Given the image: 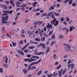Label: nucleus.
I'll use <instances>...</instances> for the list:
<instances>
[{"instance_id":"0eeeda50","label":"nucleus","mask_w":77,"mask_h":77,"mask_svg":"<svg viewBox=\"0 0 77 77\" xmlns=\"http://www.w3.org/2000/svg\"><path fill=\"white\" fill-rule=\"evenodd\" d=\"M47 28L50 29V28L51 29H53V27H52V26H51L49 23H48V25L47 26Z\"/></svg>"},{"instance_id":"20e7f679","label":"nucleus","mask_w":77,"mask_h":77,"mask_svg":"<svg viewBox=\"0 0 77 77\" xmlns=\"http://www.w3.org/2000/svg\"><path fill=\"white\" fill-rule=\"evenodd\" d=\"M0 7L5 10H7L8 9V7L4 4L0 5Z\"/></svg>"},{"instance_id":"393cba45","label":"nucleus","mask_w":77,"mask_h":77,"mask_svg":"<svg viewBox=\"0 0 77 77\" xmlns=\"http://www.w3.org/2000/svg\"><path fill=\"white\" fill-rule=\"evenodd\" d=\"M72 2H73V0H69V5H71L72 3Z\"/></svg>"},{"instance_id":"7ed1b4c3","label":"nucleus","mask_w":77,"mask_h":77,"mask_svg":"<svg viewBox=\"0 0 77 77\" xmlns=\"http://www.w3.org/2000/svg\"><path fill=\"white\" fill-rule=\"evenodd\" d=\"M41 61V59H40L38 61L35 62H32V63L30 64V66H33V65H36V64H38V63H39Z\"/></svg>"},{"instance_id":"bf43d9fd","label":"nucleus","mask_w":77,"mask_h":77,"mask_svg":"<svg viewBox=\"0 0 77 77\" xmlns=\"http://www.w3.org/2000/svg\"><path fill=\"white\" fill-rule=\"evenodd\" d=\"M20 44H21V45H23V40H20Z\"/></svg>"},{"instance_id":"5fc2aeb1","label":"nucleus","mask_w":77,"mask_h":77,"mask_svg":"<svg viewBox=\"0 0 77 77\" xmlns=\"http://www.w3.org/2000/svg\"><path fill=\"white\" fill-rule=\"evenodd\" d=\"M14 3V1L12 0H11L10 1V4H12Z\"/></svg>"},{"instance_id":"2f4dec72","label":"nucleus","mask_w":77,"mask_h":77,"mask_svg":"<svg viewBox=\"0 0 77 77\" xmlns=\"http://www.w3.org/2000/svg\"><path fill=\"white\" fill-rule=\"evenodd\" d=\"M53 57L54 59H56L57 57V56L55 54H54L53 56Z\"/></svg>"},{"instance_id":"bb28decb","label":"nucleus","mask_w":77,"mask_h":77,"mask_svg":"<svg viewBox=\"0 0 77 77\" xmlns=\"http://www.w3.org/2000/svg\"><path fill=\"white\" fill-rule=\"evenodd\" d=\"M37 4V2H35L33 3L32 5L33 8H35V5H36Z\"/></svg>"},{"instance_id":"a211bd4d","label":"nucleus","mask_w":77,"mask_h":77,"mask_svg":"<svg viewBox=\"0 0 77 77\" xmlns=\"http://www.w3.org/2000/svg\"><path fill=\"white\" fill-rule=\"evenodd\" d=\"M62 71L61 70L58 72V74H59V76L61 77L62 76Z\"/></svg>"},{"instance_id":"dca6fc26","label":"nucleus","mask_w":77,"mask_h":77,"mask_svg":"<svg viewBox=\"0 0 77 77\" xmlns=\"http://www.w3.org/2000/svg\"><path fill=\"white\" fill-rule=\"evenodd\" d=\"M45 37H42L41 38V40L42 41V42H44L45 41Z\"/></svg>"},{"instance_id":"09e8293b","label":"nucleus","mask_w":77,"mask_h":77,"mask_svg":"<svg viewBox=\"0 0 77 77\" xmlns=\"http://www.w3.org/2000/svg\"><path fill=\"white\" fill-rule=\"evenodd\" d=\"M47 15V13H45V14H42V15L41 16V17H45Z\"/></svg>"},{"instance_id":"338daca9","label":"nucleus","mask_w":77,"mask_h":77,"mask_svg":"<svg viewBox=\"0 0 77 77\" xmlns=\"http://www.w3.org/2000/svg\"><path fill=\"white\" fill-rule=\"evenodd\" d=\"M52 38L53 39H54V38H55V35H54V34L52 36Z\"/></svg>"},{"instance_id":"f8f14e48","label":"nucleus","mask_w":77,"mask_h":77,"mask_svg":"<svg viewBox=\"0 0 77 77\" xmlns=\"http://www.w3.org/2000/svg\"><path fill=\"white\" fill-rule=\"evenodd\" d=\"M53 14V11L49 12L48 14V17H51V16Z\"/></svg>"},{"instance_id":"72a5a7b5","label":"nucleus","mask_w":77,"mask_h":77,"mask_svg":"<svg viewBox=\"0 0 77 77\" xmlns=\"http://www.w3.org/2000/svg\"><path fill=\"white\" fill-rule=\"evenodd\" d=\"M63 38V35H60L59 36V38L60 39H62Z\"/></svg>"},{"instance_id":"69168bd1","label":"nucleus","mask_w":77,"mask_h":77,"mask_svg":"<svg viewBox=\"0 0 77 77\" xmlns=\"http://www.w3.org/2000/svg\"><path fill=\"white\" fill-rule=\"evenodd\" d=\"M37 51H36V50L34 51V52L35 53V55H38V53H37Z\"/></svg>"},{"instance_id":"c756f323","label":"nucleus","mask_w":77,"mask_h":77,"mask_svg":"<svg viewBox=\"0 0 77 77\" xmlns=\"http://www.w3.org/2000/svg\"><path fill=\"white\" fill-rule=\"evenodd\" d=\"M45 54L44 52H41L38 53V55H40L41 54Z\"/></svg>"},{"instance_id":"c03bdc74","label":"nucleus","mask_w":77,"mask_h":77,"mask_svg":"<svg viewBox=\"0 0 77 77\" xmlns=\"http://www.w3.org/2000/svg\"><path fill=\"white\" fill-rule=\"evenodd\" d=\"M69 1V0H65L64 1V3H65V4H66L67 3V2H68Z\"/></svg>"},{"instance_id":"b1692460","label":"nucleus","mask_w":77,"mask_h":77,"mask_svg":"<svg viewBox=\"0 0 77 77\" xmlns=\"http://www.w3.org/2000/svg\"><path fill=\"white\" fill-rule=\"evenodd\" d=\"M35 41H38V42L41 41V40L40 39L38 38H35Z\"/></svg>"},{"instance_id":"4be33fe9","label":"nucleus","mask_w":77,"mask_h":77,"mask_svg":"<svg viewBox=\"0 0 77 77\" xmlns=\"http://www.w3.org/2000/svg\"><path fill=\"white\" fill-rule=\"evenodd\" d=\"M11 42L13 44V47H17V44L16 43L13 42Z\"/></svg>"},{"instance_id":"4468645a","label":"nucleus","mask_w":77,"mask_h":77,"mask_svg":"<svg viewBox=\"0 0 77 77\" xmlns=\"http://www.w3.org/2000/svg\"><path fill=\"white\" fill-rule=\"evenodd\" d=\"M53 12H54L55 15L56 17H59V16H60V14L59 13H55L54 11H53Z\"/></svg>"},{"instance_id":"58836bf2","label":"nucleus","mask_w":77,"mask_h":77,"mask_svg":"<svg viewBox=\"0 0 77 77\" xmlns=\"http://www.w3.org/2000/svg\"><path fill=\"white\" fill-rule=\"evenodd\" d=\"M65 50H66V51H69V48H67L66 47H65Z\"/></svg>"},{"instance_id":"cd10ccee","label":"nucleus","mask_w":77,"mask_h":77,"mask_svg":"<svg viewBox=\"0 0 77 77\" xmlns=\"http://www.w3.org/2000/svg\"><path fill=\"white\" fill-rule=\"evenodd\" d=\"M3 13L4 14H6V13H7V14H9V11H3Z\"/></svg>"},{"instance_id":"5701e85b","label":"nucleus","mask_w":77,"mask_h":77,"mask_svg":"<svg viewBox=\"0 0 77 77\" xmlns=\"http://www.w3.org/2000/svg\"><path fill=\"white\" fill-rule=\"evenodd\" d=\"M28 70H32V67H31V66L29 65L28 66Z\"/></svg>"},{"instance_id":"aec40b11","label":"nucleus","mask_w":77,"mask_h":77,"mask_svg":"<svg viewBox=\"0 0 77 77\" xmlns=\"http://www.w3.org/2000/svg\"><path fill=\"white\" fill-rule=\"evenodd\" d=\"M28 49H33V48H35V47L34 46H29L28 47Z\"/></svg>"},{"instance_id":"3c124183","label":"nucleus","mask_w":77,"mask_h":77,"mask_svg":"<svg viewBox=\"0 0 77 77\" xmlns=\"http://www.w3.org/2000/svg\"><path fill=\"white\" fill-rule=\"evenodd\" d=\"M6 35L7 36H8V37H9V38H11V36L10 35H9L8 33H7L6 34Z\"/></svg>"},{"instance_id":"423d86ee","label":"nucleus","mask_w":77,"mask_h":77,"mask_svg":"<svg viewBox=\"0 0 77 77\" xmlns=\"http://www.w3.org/2000/svg\"><path fill=\"white\" fill-rule=\"evenodd\" d=\"M56 21V19H54V20H53L52 21H51L50 22V23L51 25H54V24H55Z\"/></svg>"},{"instance_id":"f03ea898","label":"nucleus","mask_w":77,"mask_h":77,"mask_svg":"<svg viewBox=\"0 0 77 77\" xmlns=\"http://www.w3.org/2000/svg\"><path fill=\"white\" fill-rule=\"evenodd\" d=\"M2 23L4 24H7L8 25H9V22L6 21V20H8L9 18V16H7L5 17H2Z\"/></svg>"},{"instance_id":"8fccbe9b","label":"nucleus","mask_w":77,"mask_h":77,"mask_svg":"<svg viewBox=\"0 0 77 77\" xmlns=\"http://www.w3.org/2000/svg\"><path fill=\"white\" fill-rule=\"evenodd\" d=\"M61 67V65H59L57 67V69H59V68H60Z\"/></svg>"},{"instance_id":"49530a36","label":"nucleus","mask_w":77,"mask_h":77,"mask_svg":"<svg viewBox=\"0 0 77 77\" xmlns=\"http://www.w3.org/2000/svg\"><path fill=\"white\" fill-rule=\"evenodd\" d=\"M43 35L45 37H48V35H47L46 34V33H45V32H44L43 34Z\"/></svg>"},{"instance_id":"603ef678","label":"nucleus","mask_w":77,"mask_h":77,"mask_svg":"<svg viewBox=\"0 0 77 77\" xmlns=\"http://www.w3.org/2000/svg\"><path fill=\"white\" fill-rule=\"evenodd\" d=\"M25 32L24 31V29H23L22 31L21 32V34H24V33H25Z\"/></svg>"},{"instance_id":"412c9836","label":"nucleus","mask_w":77,"mask_h":77,"mask_svg":"<svg viewBox=\"0 0 77 77\" xmlns=\"http://www.w3.org/2000/svg\"><path fill=\"white\" fill-rule=\"evenodd\" d=\"M59 23V22L57 20H56L55 21V23L54 24V26H57L58 25V24Z\"/></svg>"},{"instance_id":"4d7b16f0","label":"nucleus","mask_w":77,"mask_h":77,"mask_svg":"<svg viewBox=\"0 0 77 77\" xmlns=\"http://www.w3.org/2000/svg\"><path fill=\"white\" fill-rule=\"evenodd\" d=\"M0 72L1 73H2V72H3V69L2 68H0Z\"/></svg>"},{"instance_id":"13d9d810","label":"nucleus","mask_w":77,"mask_h":77,"mask_svg":"<svg viewBox=\"0 0 77 77\" xmlns=\"http://www.w3.org/2000/svg\"><path fill=\"white\" fill-rule=\"evenodd\" d=\"M5 3L7 4V5H9V1H5Z\"/></svg>"},{"instance_id":"a19ab883","label":"nucleus","mask_w":77,"mask_h":77,"mask_svg":"<svg viewBox=\"0 0 77 77\" xmlns=\"http://www.w3.org/2000/svg\"><path fill=\"white\" fill-rule=\"evenodd\" d=\"M66 69H64L63 70L62 73V75H64V74H65V72H66Z\"/></svg>"},{"instance_id":"37998d69","label":"nucleus","mask_w":77,"mask_h":77,"mask_svg":"<svg viewBox=\"0 0 77 77\" xmlns=\"http://www.w3.org/2000/svg\"><path fill=\"white\" fill-rule=\"evenodd\" d=\"M38 25H41L42 23V21H38Z\"/></svg>"},{"instance_id":"1a4fd4ad","label":"nucleus","mask_w":77,"mask_h":77,"mask_svg":"<svg viewBox=\"0 0 77 77\" xmlns=\"http://www.w3.org/2000/svg\"><path fill=\"white\" fill-rule=\"evenodd\" d=\"M69 50L71 51H74L75 50V48L73 47H70L69 49Z\"/></svg>"},{"instance_id":"4c0bfd02","label":"nucleus","mask_w":77,"mask_h":77,"mask_svg":"<svg viewBox=\"0 0 77 77\" xmlns=\"http://www.w3.org/2000/svg\"><path fill=\"white\" fill-rule=\"evenodd\" d=\"M44 49H45L46 48V46H45V44L44 43L42 47Z\"/></svg>"},{"instance_id":"a878e982","label":"nucleus","mask_w":77,"mask_h":77,"mask_svg":"<svg viewBox=\"0 0 77 77\" xmlns=\"http://www.w3.org/2000/svg\"><path fill=\"white\" fill-rule=\"evenodd\" d=\"M3 66L4 67H5V68H8V65L6 64H3Z\"/></svg>"},{"instance_id":"774afa93","label":"nucleus","mask_w":77,"mask_h":77,"mask_svg":"<svg viewBox=\"0 0 77 77\" xmlns=\"http://www.w3.org/2000/svg\"><path fill=\"white\" fill-rule=\"evenodd\" d=\"M64 58H67L68 57V55H66L63 56Z\"/></svg>"},{"instance_id":"39448f33","label":"nucleus","mask_w":77,"mask_h":77,"mask_svg":"<svg viewBox=\"0 0 77 77\" xmlns=\"http://www.w3.org/2000/svg\"><path fill=\"white\" fill-rule=\"evenodd\" d=\"M29 45V43L28 42V43L26 44V45L23 48H21V50H22V51H23L25 50V49H26V48H27V47Z\"/></svg>"},{"instance_id":"6e6d98bb","label":"nucleus","mask_w":77,"mask_h":77,"mask_svg":"<svg viewBox=\"0 0 77 77\" xmlns=\"http://www.w3.org/2000/svg\"><path fill=\"white\" fill-rule=\"evenodd\" d=\"M20 54L22 55V56H24V53L22 51H21L20 52Z\"/></svg>"},{"instance_id":"c9c22d12","label":"nucleus","mask_w":77,"mask_h":77,"mask_svg":"<svg viewBox=\"0 0 77 77\" xmlns=\"http://www.w3.org/2000/svg\"><path fill=\"white\" fill-rule=\"evenodd\" d=\"M32 70H33V69H35L36 68V67L35 66H33L32 67Z\"/></svg>"},{"instance_id":"ea45409f","label":"nucleus","mask_w":77,"mask_h":77,"mask_svg":"<svg viewBox=\"0 0 77 77\" xmlns=\"http://www.w3.org/2000/svg\"><path fill=\"white\" fill-rule=\"evenodd\" d=\"M66 20L67 21V22H69V20H70V19L68 18V17H67L66 19Z\"/></svg>"},{"instance_id":"052dcab7","label":"nucleus","mask_w":77,"mask_h":77,"mask_svg":"<svg viewBox=\"0 0 77 77\" xmlns=\"http://www.w3.org/2000/svg\"><path fill=\"white\" fill-rule=\"evenodd\" d=\"M67 60H68V59H64L63 60V61L64 62H67Z\"/></svg>"},{"instance_id":"864d4df0","label":"nucleus","mask_w":77,"mask_h":77,"mask_svg":"<svg viewBox=\"0 0 77 77\" xmlns=\"http://www.w3.org/2000/svg\"><path fill=\"white\" fill-rule=\"evenodd\" d=\"M24 52H25V53H28V49H26L24 51Z\"/></svg>"},{"instance_id":"c85d7f7f","label":"nucleus","mask_w":77,"mask_h":77,"mask_svg":"<svg viewBox=\"0 0 77 77\" xmlns=\"http://www.w3.org/2000/svg\"><path fill=\"white\" fill-rule=\"evenodd\" d=\"M72 62V61H71V59H69V60H68V62L67 63V65H69V64L70 63H71Z\"/></svg>"},{"instance_id":"0e129e2a","label":"nucleus","mask_w":77,"mask_h":77,"mask_svg":"<svg viewBox=\"0 0 77 77\" xmlns=\"http://www.w3.org/2000/svg\"><path fill=\"white\" fill-rule=\"evenodd\" d=\"M34 25H36V24H38V22L36 21L34 23Z\"/></svg>"},{"instance_id":"79ce46f5","label":"nucleus","mask_w":77,"mask_h":77,"mask_svg":"<svg viewBox=\"0 0 77 77\" xmlns=\"http://www.w3.org/2000/svg\"><path fill=\"white\" fill-rule=\"evenodd\" d=\"M21 5V3L20 2V1H18L16 2V5Z\"/></svg>"},{"instance_id":"6ab92c4d","label":"nucleus","mask_w":77,"mask_h":77,"mask_svg":"<svg viewBox=\"0 0 77 77\" xmlns=\"http://www.w3.org/2000/svg\"><path fill=\"white\" fill-rule=\"evenodd\" d=\"M48 49L46 51V52H45V54H48V53L49 52V51H50V49H49V47H47Z\"/></svg>"},{"instance_id":"f3484780","label":"nucleus","mask_w":77,"mask_h":77,"mask_svg":"<svg viewBox=\"0 0 77 77\" xmlns=\"http://www.w3.org/2000/svg\"><path fill=\"white\" fill-rule=\"evenodd\" d=\"M42 70L38 71L37 72V75H41V73H42Z\"/></svg>"},{"instance_id":"e433bc0d","label":"nucleus","mask_w":77,"mask_h":77,"mask_svg":"<svg viewBox=\"0 0 77 77\" xmlns=\"http://www.w3.org/2000/svg\"><path fill=\"white\" fill-rule=\"evenodd\" d=\"M50 9H49V10H52L54 9V8L53 6H51L50 8Z\"/></svg>"},{"instance_id":"6e6552de","label":"nucleus","mask_w":77,"mask_h":77,"mask_svg":"<svg viewBox=\"0 0 77 77\" xmlns=\"http://www.w3.org/2000/svg\"><path fill=\"white\" fill-rule=\"evenodd\" d=\"M74 64L73 63H72V64H70L68 66V68L70 67L72 69H73L74 68Z\"/></svg>"},{"instance_id":"9b49d317","label":"nucleus","mask_w":77,"mask_h":77,"mask_svg":"<svg viewBox=\"0 0 77 77\" xmlns=\"http://www.w3.org/2000/svg\"><path fill=\"white\" fill-rule=\"evenodd\" d=\"M4 60H5V63H8V59L7 58V57L5 56L4 58Z\"/></svg>"},{"instance_id":"680f3d73","label":"nucleus","mask_w":77,"mask_h":77,"mask_svg":"<svg viewBox=\"0 0 77 77\" xmlns=\"http://www.w3.org/2000/svg\"><path fill=\"white\" fill-rule=\"evenodd\" d=\"M12 12H13V10H11L9 11V14H12Z\"/></svg>"},{"instance_id":"a18cd8bd","label":"nucleus","mask_w":77,"mask_h":77,"mask_svg":"<svg viewBox=\"0 0 77 77\" xmlns=\"http://www.w3.org/2000/svg\"><path fill=\"white\" fill-rule=\"evenodd\" d=\"M72 6H75L77 5V4L74 3L72 4Z\"/></svg>"},{"instance_id":"ddd939ff","label":"nucleus","mask_w":77,"mask_h":77,"mask_svg":"<svg viewBox=\"0 0 77 77\" xmlns=\"http://www.w3.org/2000/svg\"><path fill=\"white\" fill-rule=\"evenodd\" d=\"M22 72H23L24 74H26L27 73V69H22Z\"/></svg>"},{"instance_id":"7c9ffc66","label":"nucleus","mask_w":77,"mask_h":77,"mask_svg":"<svg viewBox=\"0 0 77 77\" xmlns=\"http://www.w3.org/2000/svg\"><path fill=\"white\" fill-rule=\"evenodd\" d=\"M31 56H32V55L31 54H28L26 55V57L28 58H30L31 57Z\"/></svg>"},{"instance_id":"de8ad7c7","label":"nucleus","mask_w":77,"mask_h":77,"mask_svg":"<svg viewBox=\"0 0 77 77\" xmlns=\"http://www.w3.org/2000/svg\"><path fill=\"white\" fill-rule=\"evenodd\" d=\"M60 20H61V22H62V21H64V18H63V17H61L60 18Z\"/></svg>"},{"instance_id":"f257e3e1","label":"nucleus","mask_w":77,"mask_h":77,"mask_svg":"<svg viewBox=\"0 0 77 77\" xmlns=\"http://www.w3.org/2000/svg\"><path fill=\"white\" fill-rule=\"evenodd\" d=\"M35 59H39V57L38 56H32L31 57V58H26L24 59L25 61H28V62H33V61H36L37 60Z\"/></svg>"},{"instance_id":"473e14b6","label":"nucleus","mask_w":77,"mask_h":77,"mask_svg":"<svg viewBox=\"0 0 77 77\" xmlns=\"http://www.w3.org/2000/svg\"><path fill=\"white\" fill-rule=\"evenodd\" d=\"M53 30H52V31H50L48 35H51L53 33Z\"/></svg>"},{"instance_id":"f704fd0d","label":"nucleus","mask_w":77,"mask_h":77,"mask_svg":"<svg viewBox=\"0 0 77 77\" xmlns=\"http://www.w3.org/2000/svg\"><path fill=\"white\" fill-rule=\"evenodd\" d=\"M73 30V29H72V26H71L69 29V32H71V31H72Z\"/></svg>"},{"instance_id":"2eb2a0df","label":"nucleus","mask_w":77,"mask_h":77,"mask_svg":"<svg viewBox=\"0 0 77 77\" xmlns=\"http://www.w3.org/2000/svg\"><path fill=\"white\" fill-rule=\"evenodd\" d=\"M63 45H65V46H66V47H67V48L69 49L71 47V46H70V45H69L64 44Z\"/></svg>"},{"instance_id":"e2e57ef3","label":"nucleus","mask_w":77,"mask_h":77,"mask_svg":"<svg viewBox=\"0 0 77 77\" xmlns=\"http://www.w3.org/2000/svg\"><path fill=\"white\" fill-rule=\"evenodd\" d=\"M51 18H55V17H54V14H53L51 16Z\"/></svg>"},{"instance_id":"9d476101","label":"nucleus","mask_w":77,"mask_h":77,"mask_svg":"<svg viewBox=\"0 0 77 77\" xmlns=\"http://www.w3.org/2000/svg\"><path fill=\"white\" fill-rule=\"evenodd\" d=\"M30 44H37L38 42H34L33 41L31 40L29 41Z\"/></svg>"}]
</instances>
